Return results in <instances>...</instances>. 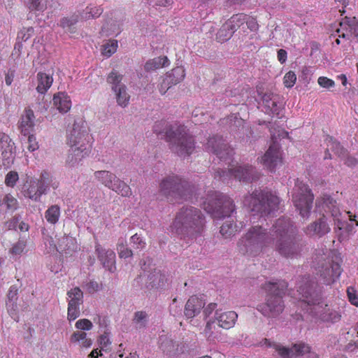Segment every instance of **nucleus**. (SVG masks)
Here are the masks:
<instances>
[{
  "label": "nucleus",
  "instance_id": "1",
  "mask_svg": "<svg viewBox=\"0 0 358 358\" xmlns=\"http://www.w3.org/2000/svg\"><path fill=\"white\" fill-rule=\"evenodd\" d=\"M91 136L86 123L83 120H75L67 131V144L69 145L66 164L70 167L77 166L91 152Z\"/></svg>",
  "mask_w": 358,
  "mask_h": 358
},
{
  "label": "nucleus",
  "instance_id": "2",
  "mask_svg": "<svg viewBox=\"0 0 358 358\" xmlns=\"http://www.w3.org/2000/svg\"><path fill=\"white\" fill-rule=\"evenodd\" d=\"M204 223V217L199 209L184 206L177 213L173 227L181 238L192 239L201 232Z\"/></svg>",
  "mask_w": 358,
  "mask_h": 358
},
{
  "label": "nucleus",
  "instance_id": "3",
  "mask_svg": "<svg viewBox=\"0 0 358 358\" xmlns=\"http://www.w3.org/2000/svg\"><path fill=\"white\" fill-rule=\"evenodd\" d=\"M273 241L271 234L262 225L250 227L237 243L240 253L257 257Z\"/></svg>",
  "mask_w": 358,
  "mask_h": 358
},
{
  "label": "nucleus",
  "instance_id": "4",
  "mask_svg": "<svg viewBox=\"0 0 358 358\" xmlns=\"http://www.w3.org/2000/svg\"><path fill=\"white\" fill-rule=\"evenodd\" d=\"M169 149L179 157L189 156L195 148V141L184 125L169 126L164 131Z\"/></svg>",
  "mask_w": 358,
  "mask_h": 358
},
{
  "label": "nucleus",
  "instance_id": "5",
  "mask_svg": "<svg viewBox=\"0 0 358 358\" xmlns=\"http://www.w3.org/2000/svg\"><path fill=\"white\" fill-rule=\"evenodd\" d=\"M287 287V282L284 280L265 283L264 289L268 293L266 301L259 304L257 309L268 317H275L279 315L284 310L282 298L285 294Z\"/></svg>",
  "mask_w": 358,
  "mask_h": 358
},
{
  "label": "nucleus",
  "instance_id": "6",
  "mask_svg": "<svg viewBox=\"0 0 358 358\" xmlns=\"http://www.w3.org/2000/svg\"><path fill=\"white\" fill-rule=\"evenodd\" d=\"M159 192L168 201L180 203L192 196L193 187L186 180L178 176L173 175L164 178L161 181Z\"/></svg>",
  "mask_w": 358,
  "mask_h": 358
},
{
  "label": "nucleus",
  "instance_id": "7",
  "mask_svg": "<svg viewBox=\"0 0 358 358\" xmlns=\"http://www.w3.org/2000/svg\"><path fill=\"white\" fill-rule=\"evenodd\" d=\"M297 292L300 296L302 308L313 317H316L322 308L320 292L317 284L308 277H302L298 282Z\"/></svg>",
  "mask_w": 358,
  "mask_h": 358
},
{
  "label": "nucleus",
  "instance_id": "8",
  "mask_svg": "<svg viewBox=\"0 0 358 358\" xmlns=\"http://www.w3.org/2000/svg\"><path fill=\"white\" fill-rule=\"evenodd\" d=\"M244 206L261 216L269 215L278 209L279 198L271 192L255 189L246 194L243 200Z\"/></svg>",
  "mask_w": 358,
  "mask_h": 358
},
{
  "label": "nucleus",
  "instance_id": "9",
  "mask_svg": "<svg viewBox=\"0 0 358 358\" xmlns=\"http://www.w3.org/2000/svg\"><path fill=\"white\" fill-rule=\"evenodd\" d=\"M203 205L204 210L215 219L229 217L235 210L233 200L217 192H210Z\"/></svg>",
  "mask_w": 358,
  "mask_h": 358
},
{
  "label": "nucleus",
  "instance_id": "10",
  "mask_svg": "<svg viewBox=\"0 0 358 358\" xmlns=\"http://www.w3.org/2000/svg\"><path fill=\"white\" fill-rule=\"evenodd\" d=\"M141 269L143 271L137 280L145 279V285L142 289L146 291H155L162 288L167 280L166 275L152 265V259L149 257L143 259L140 262Z\"/></svg>",
  "mask_w": 358,
  "mask_h": 358
},
{
  "label": "nucleus",
  "instance_id": "11",
  "mask_svg": "<svg viewBox=\"0 0 358 358\" xmlns=\"http://www.w3.org/2000/svg\"><path fill=\"white\" fill-rule=\"evenodd\" d=\"M313 199L314 196L308 187L297 180L294 188L292 200L301 217H308Z\"/></svg>",
  "mask_w": 358,
  "mask_h": 358
},
{
  "label": "nucleus",
  "instance_id": "12",
  "mask_svg": "<svg viewBox=\"0 0 358 358\" xmlns=\"http://www.w3.org/2000/svg\"><path fill=\"white\" fill-rule=\"evenodd\" d=\"M304 242L298 234L276 239L275 250L285 258H297L304 247Z\"/></svg>",
  "mask_w": 358,
  "mask_h": 358
},
{
  "label": "nucleus",
  "instance_id": "13",
  "mask_svg": "<svg viewBox=\"0 0 358 358\" xmlns=\"http://www.w3.org/2000/svg\"><path fill=\"white\" fill-rule=\"evenodd\" d=\"M229 175L244 182L257 180L260 176V173L252 166L244 165L228 169L227 171L219 168L215 173V178L224 180Z\"/></svg>",
  "mask_w": 358,
  "mask_h": 358
},
{
  "label": "nucleus",
  "instance_id": "14",
  "mask_svg": "<svg viewBox=\"0 0 358 358\" xmlns=\"http://www.w3.org/2000/svg\"><path fill=\"white\" fill-rule=\"evenodd\" d=\"M206 149L227 164L230 163L234 154L233 149L221 136L218 135L209 137L206 144Z\"/></svg>",
  "mask_w": 358,
  "mask_h": 358
},
{
  "label": "nucleus",
  "instance_id": "15",
  "mask_svg": "<svg viewBox=\"0 0 358 358\" xmlns=\"http://www.w3.org/2000/svg\"><path fill=\"white\" fill-rule=\"evenodd\" d=\"M264 343L273 348L281 358H296V357L304 356L306 354H308L311 357H317L315 353L310 352V346L305 343L294 344L291 348H285L266 338L264 340Z\"/></svg>",
  "mask_w": 358,
  "mask_h": 358
},
{
  "label": "nucleus",
  "instance_id": "16",
  "mask_svg": "<svg viewBox=\"0 0 358 358\" xmlns=\"http://www.w3.org/2000/svg\"><path fill=\"white\" fill-rule=\"evenodd\" d=\"M271 133L273 143L262 157L261 162L266 169L271 171H273L278 165L281 164L282 157L280 151V145L275 141L277 139L275 134L273 133L272 131H271Z\"/></svg>",
  "mask_w": 358,
  "mask_h": 358
},
{
  "label": "nucleus",
  "instance_id": "17",
  "mask_svg": "<svg viewBox=\"0 0 358 358\" xmlns=\"http://www.w3.org/2000/svg\"><path fill=\"white\" fill-rule=\"evenodd\" d=\"M70 299L68 303L67 318L69 321L74 320L80 315V306L83 303V293L76 287L67 292Z\"/></svg>",
  "mask_w": 358,
  "mask_h": 358
},
{
  "label": "nucleus",
  "instance_id": "18",
  "mask_svg": "<svg viewBox=\"0 0 358 358\" xmlns=\"http://www.w3.org/2000/svg\"><path fill=\"white\" fill-rule=\"evenodd\" d=\"M270 233L276 236V239L287 238L298 234L297 229L289 218L280 217L275 220Z\"/></svg>",
  "mask_w": 358,
  "mask_h": 358
},
{
  "label": "nucleus",
  "instance_id": "19",
  "mask_svg": "<svg viewBox=\"0 0 358 358\" xmlns=\"http://www.w3.org/2000/svg\"><path fill=\"white\" fill-rule=\"evenodd\" d=\"M95 252L102 266L110 273L116 270L115 253L110 249H106L100 244L95 245Z\"/></svg>",
  "mask_w": 358,
  "mask_h": 358
},
{
  "label": "nucleus",
  "instance_id": "20",
  "mask_svg": "<svg viewBox=\"0 0 358 358\" xmlns=\"http://www.w3.org/2000/svg\"><path fill=\"white\" fill-rule=\"evenodd\" d=\"M341 273V266L338 262L334 260H329L322 266L320 270V276L322 278L324 283L331 285L334 283Z\"/></svg>",
  "mask_w": 358,
  "mask_h": 358
},
{
  "label": "nucleus",
  "instance_id": "21",
  "mask_svg": "<svg viewBox=\"0 0 358 358\" xmlns=\"http://www.w3.org/2000/svg\"><path fill=\"white\" fill-rule=\"evenodd\" d=\"M330 230V227L327 223V217L323 214L318 220H316L306 227L305 233L309 236L322 237L328 234Z\"/></svg>",
  "mask_w": 358,
  "mask_h": 358
},
{
  "label": "nucleus",
  "instance_id": "22",
  "mask_svg": "<svg viewBox=\"0 0 358 358\" xmlns=\"http://www.w3.org/2000/svg\"><path fill=\"white\" fill-rule=\"evenodd\" d=\"M258 94L261 96L265 113L277 115L279 113L280 106L278 105V96L277 94H274L272 92L263 93L259 92H258Z\"/></svg>",
  "mask_w": 358,
  "mask_h": 358
},
{
  "label": "nucleus",
  "instance_id": "23",
  "mask_svg": "<svg viewBox=\"0 0 358 358\" xmlns=\"http://www.w3.org/2000/svg\"><path fill=\"white\" fill-rule=\"evenodd\" d=\"M205 301L197 296H192L187 300L184 309V314L188 319L193 318L200 313L205 306Z\"/></svg>",
  "mask_w": 358,
  "mask_h": 358
},
{
  "label": "nucleus",
  "instance_id": "24",
  "mask_svg": "<svg viewBox=\"0 0 358 358\" xmlns=\"http://www.w3.org/2000/svg\"><path fill=\"white\" fill-rule=\"evenodd\" d=\"M238 315L234 311H228L224 313L215 312V319L218 322V327L229 329L234 327Z\"/></svg>",
  "mask_w": 358,
  "mask_h": 358
},
{
  "label": "nucleus",
  "instance_id": "25",
  "mask_svg": "<svg viewBox=\"0 0 358 358\" xmlns=\"http://www.w3.org/2000/svg\"><path fill=\"white\" fill-rule=\"evenodd\" d=\"M23 194L25 197H28L34 201H39L41 195L45 194V192L42 189H41V187L36 180H31L28 186L24 185Z\"/></svg>",
  "mask_w": 358,
  "mask_h": 358
},
{
  "label": "nucleus",
  "instance_id": "26",
  "mask_svg": "<svg viewBox=\"0 0 358 358\" xmlns=\"http://www.w3.org/2000/svg\"><path fill=\"white\" fill-rule=\"evenodd\" d=\"M35 116L31 109H26L24 114L21 117L19 127L21 133L24 135H29L31 129L34 126Z\"/></svg>",
  "mask_w": 358,
  "mask_h": 358
},
{
  "label": "nucleus",
  "instance_id": "27",
  "mask_svg": "<svg viewBox=\"0 0 358 358\" xmlns=\"http://www.w3.org/2000/svg\"><path fill=\"white\" fill-rule=\"evenodd\" d=\"M54 105L61 113L68 112L71 106V102L69 97L64 92H59L54 95Z\"/></svg>",
  "mask_w": 358,
  "mask_h": 358
},
{
  "label": "nucleus",
  "instance_id": "28",
  "mask_svg": "<svg viewBox=\"0 0 358 358\" xmlns=\"http://www.w3.org/2000/svg\"><path fill=\"white\" fill-rule=\"evenodd\" d=\"M94 176L99 182L108 189L112 187L113 182L117 177L114 173L106 170L95 171Z\"/></svg>",
  "mask_w": 358,
  "mask_h": 358
},
{
  "label": "nucleus",
  "instance_id": "29",
  "mask_svg": "<svg viewBox=\"0 0 358 358\" xmlns=\"http://www.w3.org/2000/svg\"><path fill=\"white\" fill-rule=\"evenodd\" d=\"M37 92L40 94H45L51 87L53 82V78L52 76L45 73L39 72L37 73Z\"/></svg>",
  "mask_w": 358,
  "mask_h": 358
},
{
  "label": "nucleus",
  "instance_id": "30",
  "mask_svg": "<svg viewBox=\"0 0 358 358\" xmlns=\"http://www.w3.org/2000/svg\"><path fill=\"white\" fill-rule=\"evenodd\" d=\"M36 181L41 187V189H42L45 194H46L50 186H52L55 189L58 185L57 182L54 181L51 174L46 171H43L40 175V178L36 180Z\"/></svg>",
  "mask_w": 358,
  "mask_h": 358
},
{
  "label": "nucleus",
  "instance_id": "31",
  "mask_svg": "<svg viewBox=\"0 0 358 358\" xmlns=\"http://www.w3.org/2000/svg\"><path fill=\"white\" fill-rule=\"evenodd\" d=\"M221 123L228 126L231 131H234L243 127L244 120L238 113H234L222 120Z\"/></svg>",
  "mask_w": 358,
  "mask_h": 358
},
{
  "label": "nucleus",
  "instance_id": "32",
  "mask_svg": "<svg viewBox=\"0 0 358 358\" xmlns=\"http://www.w3.org/2000/svg\"><path fill=\"white\" fill-rule=\"evenodd\" d=\"M169 65V60L166 56L155 57L150 59L145 64L144 68L146 71H152L159 68Z\"/></svg>",
  "mask_w": 358,
  "mask_h": 358
},
{
  "label": "nucleus",
  "instance_id": "33",
  "mask_svg": "<svg viewBox=\"0 0 358 358\" xmlns=\"http://www.w3.org/2000/svg\"><path fill=\"white\" fill-rule=\"evenodd\" d=\"M110 189L115 192L122 196L129 197L132 194L130 187L117 177L115 178Z\"/></svg>",
  "mask_w": 358,
  "mask_h": 358
},
{
  "label": "nucleus",
  "instance_id": "34",
  "mask_svg": "<svg viewBox=\"0 0 358 358\" xmlns=\"http://www.w3.org/2000/svg\"><path fill=\"white\" fill-rule=\"evenodd\" d=\"M218 324H215V320H209L206 324L205 329L203 330L204 336L208 341H215L217 338L220 332L219 331Z\"/></svg>",
  "mask_w": 358,
  "mask_h": 358
},
{
  "label": "nucleus",
  "instance_id": "35",
  "mask_svg": "<svg viewBox=\"0 0 358 358\" xmlns=\"http://www.w3.org/2000/svg\"><path fill=\"white\" fill-rule=\"evenodd\" d=\"M115 94L117 103L121 107H126L129 102L130 95L127 93L126 85H121L115 90H113Z\"/></svg>",
  "mask_w": 358,
  "mask_h": 358
},
{
  "label": "nucleus",
  "instance_id": "36",
  "mask_svg": "<svg viewBox=\"0 0 358 358\" xmlns=\"http://www.w3.org/2000/svg\"><path fill=\"white\" fill-rule=\"evenodd\" d=\"M324 208H327L331 217L341 216V213L337 205V202L331 196L324 194L322 198Z\"/></svg>",
  "mask_w": 358,
  "mask_h": 358
},
{
  "label": "nucleus",
  "instance_id": "37",
  "mask_svg": "<svg viewBox=\"0 0 358 358\" xmlns=\"http://www.w3.org/2000/svg\"><path fill=\"white\" fill-rule=\"evenodd\" d=\"M246 15L243 13H238L234 15L230 19L225 22L226 28H231L234 33L238 28L245 24L246 21Z\"/></svg>",
  "mask_w": 358,
  "mask_h": 358
},
{
  "label": "nucleus",
  "instance_id": "38",
  "mask_svg": "<svg viewBox=\"0 0 358 358\" xmlns=\"http://www.w3.org/2000/svg\"><path fill=\"white\" fill-rule=\"evenodd\" d=\"M185 76V69L182 66H177L166 75V77L171 80V84L173 85L180 83L184 79Z\"/></svg>",
  "mask_w": 358,
  "mask_h": 358
},
{
  "label": "nucleus",
  "instance_id": "39",
  "mask_svg": "<svg viewBox=\"0 0 358 358\" xmlns=\"http://www.w3.org/2000/svg\"><path fill=\"white\" fill-rule=\"evenodd\" d=\"M71 343L81 341L80 346L83 348H89L92 345V341L90 338H87V334L84 331L74 332L70 338Z\"/></svg>",
  "mask_w": 358,
  "mask_h": 358
},
{
  "label": "nucleus",
  "instance_id": "40",
  "mask_svg": "<svg viewBox=\"0 0 358 358\" xmlns=\"http://www.w3.org/2000/svg\"><path fill=\"white\" fill-rule=\"evenodd\" d=\"M323 307L322 308L320 313L318 314V316H320L321 320L324 322H330L332 323L338 322L341 318V315L339 312L328 309L327 311L322 313Z\"/></svg>",
  "mask_w": 358,
  "mask_h": 358
},
{
  "label": "nucleus",
  "instance_id": "41",
  "mask_svg": "<svg viewBox=\"0 0 358 358\" xmlns=\"http://www.w3.org/2000/svg\"><path fill=\"white\" fill-rule=\"evenodd\" d=\"M123 76L115 70L112 71L107 77V83L111 85V90H115L121 85H125L122 83Z\"/></svg>",
  "mask_w": 358,
  "mask_h": 358
},
{
  "label": "nucleus",
  "instance_id": "42",
  "mask_svg": "<svg viewBox=\"0 0 358 358\" xmlns=\"http://www.w3.org/2000/svg\"><path fill=\"white\" fill-rule=\"evenodd\" d=\"M60 216V208L58 205L50 206L45 213V217L47 221L52 224H56Z\"/></svg>",
  "mask_w": 358,
  "mask_h": 358
},
{
  "label": "nucleus",
  "instance_id": "43",
  "mask_svg": "<svg viewBox=\"0 0 358 358\" xmlns=\"http://www.w3.org/2000/svg\"><path fill=\"white\" fill-rule=\"evenodd\" d=\"M132 322L136 329H144L148 324V315L145 311H137L134 313Z\"/></svg>",
  "mask_w": 358,
  "mask_h": 358
},
{
  "label": "nucleus",
  "instance_id": "44",
  "mask_svg": "<svg viewBox=\"0 0 358 358\" xmlns=\"http://www.w3.org/2000/svg\"><path fill=\"white\" fill-rule=\"evenodd\" d=\"M237 231V226L233 220L225 221L220 227V234L226 238L234 236Z\"/></svg>",
  "mask_w": 358,
  "mask_h": 358
},
{
  "label": "nucleus",
  "instance_id": "45",
  "mask_svg": "<svg viewBox=\"0 0 358 358\" xmlns=\"http://www.w3.org/2000/svg\"><path fill=\"white\" fill-rule=\"evenodd\" d=\"M161 348L167 355H174L178 349V344L170 338H164L161 343Z\"/></svg>",
  "mask_w": 358,
  "mask_h": 358
},
{
  "label": "nucleus",
  "instance_id": "46",
  "mask_svg": "<svg viewBox=\"0 0 358 358\" xmlns=\"http://www.w3.org/2000/svg\"><path fill=\"white\" fill-rule=\"evenodd\" d=\"M116 250L120 258L127 259L133 256L132 250L127 247V242L123 239H119Z\"/></svg>",
  "mask_w": 358,
  "mask_h": 358
},
{
  "label": "nucleus",
  "instance_id": "47",
  "mask_svg": "<svg viewBox=\"0 0 358 358\" xmlns=\"http://www.w3.org/2000/svg\"><path fill=\"white\" fill-rule=\"evenodd\" d=\"M117 41L109 40L101 45V53L103 55L110 57L117 51Z\"/></svg>",
  "mask_w": 358,
  "mask_h": 358
},
{
  "label": "nucleus",
  "instance_id": "48",
  "mask_svg": "<svg viewBox=\"0 0 358 358\" xmlns=\"http://www.w3.org/2000/svg\"><path fill=\"white\" fill-rule=\"evenodd\" d=\"M78 15H72L70 17H63L60 20V26L66 29L68 31L72 32L73 27L78 22Z\"/></svg>",
  "mask_w": 358,
  "mask_h": 358
},
{
  "label": "nucleus",
  "instance_id": "49",
  "mask_svg": "<svg viewBox=\"0 0 358 358\" xmlns=\"http://www.w3.org/2000/svg\"><path fill=\"white\" fill-rule=\"evenodd\" d=\"M3 202L6 206V209L8 211L14 212L18 208L17 200L10 194L5 195Z\"/></svg>",
  "mask_w": 358,
  "mask_h": 358
},
{
  "label": "nucleus",
  "instance_id": "50",
  "mask_svg": "<svg viewBox=\"0 0 358 358\" xmlns=\"http://www.w3.org/2000/svg\"><path fill=\"white\" fill-rule=\"evenodd\" d=\"M73 241L74 240L72 237L64 235L59 239L57 250L64 251L70 250L71 245L73 243Z\"/></svg>",
  "mask_w": 358,
  "mask_h": 358
},
{
  "label": "nucleus",
  "instance_id": "51",
  "mask_svg": "<svg viewBox=\"0 0 358 358\" xmlns=\"http://www.w3.org/2000/svg\"><path fill=\"white\" fill-rule=\"evenodd\" d=\"M233 34V30H231V28H226L224 23L217 33V38L220 42H223L229 40L232 36Z\"/></svg>",
  "mask_w": 358,
  "mask_h": 358
},
{
  "label": "nucleus",
  "instance_id": "52",
  "mask_svg": "<svg viewBox=\"0 0 358 358\" xmlns=\"http://www.w3.org/2000/svg\"><path fill=\"white\" fill-rule=\"evenodd\" d=\"M103 13V9L101 7L97 6H87L85 9V16L86 19L90 17H98Z\"/></svg>",
  "mask_w": 358,
  "mask_h": 358
},
{
  "label": "nucleus",
  "instance_id": "53",
  "mask_svg": "<svg viewBox=\"0 0 358 358\" xmlns=\"http://www.w3.org/2000/svg\"><path fill=\"white\" fill-rule=\"evenodd\" d=\"M34 29L33 27L29 28H23L19 33L17 34V39L18 41L17 44L19 45L22 41H27L33 34Z\"/></svg>",
  "mask_w": 358,
  "mask_h": 358
},
{
  "label": "nucleus",
  "instance_id": "54",
  "mask_svg": "<svg viewBox=\"0 0 358 358\" xmlns=\"http://www.w3.org/2000/svg\"><path fill=\"white\" fill-rule=\"evenodd\" d=\"M27 5L30 10L42 11L46 8L41 0H27Z\"/></svg>",
  "mask_w": 358,
  "mask_h": 358
},
{
  "label": "nucleus",
  "instance_id": "55",
  "mask_svg": "<svg viewBox=\"0 0 358 358\" xmlns=\"http://www.w3.org/2000/svg\"><path fill=\"white\" fill-rule=\"evenodd\" d=\"M329 143H331V148L338 156L345 155V150L341 145L340 143L334 141L332 138H329Z\"/></svg>",
  "mask_w": 358,
  "mask_h": 358
},
{
  "label": "nucleus",
  "instance_id": "56",
  "mask_svg": "<svg viewBox=\"0 0 358 358\" xmlns=\"http://www.w3.org/2000/svg\"><path fill=\"white\" fill-rule=\"evenodd\" d=\"M18 180V174L16 171H10L5 178V184L8 187H14Z\"/></svg>",
  "mask_w": 358,
  "mask_h": 358
},
{
  "label": "nucleus",
  "instance_id": "57",
  "mask_svg": "<svg viewBox=\"0 0 358 358\" xmlns=\"http://www.w3.org/2000/svg\"><path fill=\"white\" fill-rule=\"evenodd\" d=\"M296 76L292 71L287 72L284 77V84L287 87H292V86H294V85L296 83Z\"/></svg>",
  "mask_w": 358,
  "mask_h": 358
},
{
  "label": "nucleus",
  "instance_id": "58",
  "mask_svg": "<svg viewBox=\"0 0 358 358\" xmlns=\"http://www.w3.org/2000/svg\"><path fill=\"white\" fill-rule=\"evenodd\" d=\"M76 327L82 330H90L93 325L91 321L87 319L79 320L76 323Z\"/></svg>",
  "mask_w": 358,
  "mask_h": 358
},
{
  "label": "nucleus",
  "instance_id": "59",
  "mask_svg": "<svg viewBox=\"0 0 358 358\" xmlns=\"http://www.w3.org/2000/svg\"><path fill=\"white\" fill-rule=\"evenodd\" d=\"M131 243L138 249H143L145 246V242L138 234H135L131 237Z\"/></svg>",
  "mask_w": 358,
  "mask_h": 358
},
{
  "label": "nucleus",
  "instance_id": "60",
  "mask_svg": "<svg viewBox=\"0 0 358 358\" xmlns=\"http://www.w3.org/2000/svg\"><path fill=\"white\" fill-rule=\"evenodd\" d=\"M317 83L322 87L327 89L333 87L335 85V83L333 80L324 76L319 77L317 79Z\"/></svg>",
  "mask_w": 358,
  "mask_h": 358
},
{
  "label": "nucleus",
  "instance_id": "61",
  "mask_svg": "<svg viewBox=\"0 0 358 358\" xmlns=\"http://www.w3.org/2000/svg\"><path fill=\"white\" fill-rule=\"evenodd\" d=\"M8 312L10 315V316L14 318L15 320L17 321V306L15 301H8L6 303Z\"/></svg>",
  "mask_w": 358,
  "mask_h": 358
},
{
  "label": "nucleus",
  "instance_id": "62",
  "mask_svg": "<svg viewBox=\"0 0 358 358\" xmlns=\"http://www.w3.org/2000/svg\"><path fill=\"white\" fill-rule=\"evenodd\" d=\"M245 18L246 21L245 22V23L246 24L248 28L252 31H257L259 28V25L257 22L256 19L247 15Z\"/></svg>",
  "mask_w": 358,
  "mask_h": 358
},
{
  "label": "nucleus",
  "instance_id": "63",
  "mask_svg": "<svg viewBox=\"0 0 358 358\" xmlns=\"http://www.w3.org/2000/svg\"><path fill=\"white\" fill-rule=\"evenodd\" d=\"M25 248V243L22 241H19L16 243L13 248L10 249V252L13 255H20L21 254Z\"/></svg>",
  "mask_w": 358,
  "mask_h": 358
},
{
  "label": "nucleus",
  "instance_id": "64",
  "mask_svg": "<svg viewBox=\"0 0 358 358\" xmlns=\"http://www.w3.org/2000/svg\"><path fill=\"white\" fill-rule=\"evenodd\" d=\"M347 293L350 302L358 307V297L355 294V290L352 287H348Z\"/></svg>",
  "mask_w": 358,
  "mask_h": 358
}]
</instances>
